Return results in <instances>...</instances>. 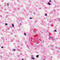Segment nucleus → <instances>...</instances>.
<instances>
[{"label":"nucleus","mask_w":60,"mask_h":60,"mask_svg":"<svg viewBox=\"0 0 60 60\" xmlns=\"http://www.w3.org/2000/svg\"><path fill=\"white\" fill-rule=\"evenodd\" d=\"M34 14H35V13H34Z\"/></svg>","instance_id":"obj_15"},{"label":"nucleus","mask_w":60,"mask_h":60,"mask_svg":"<svg viewBox=\"0 0 60 60\" xmlns=\"http://www.w3.org/2000/svg\"><path fill=\"white\" fill-rule=\"evenodd\" d=\"M15 49H13V51H15Z\"/></svg>","instance_id":"obj_2"},{"label":"nucleus","mask_w":60,"mask_h":60,"mask_svg":"<svg viewBox=\"0 0 60 60\" xmlns=\"http://www.w3.org/2000/svg\"><path fill=\"white\" fill-rule=\"evenodd\" d=\"M4 48V47H3V46L1 47V48Z\"/></svg>","instance_id":"obj_13"},{"label":"nucleus","mask_w":60,"mask_h":60,"mask_svg":"<svg viewBox=\"0 0 60 60\" xmlns=\"http://www.w3.org/2000/svg\"><path fill=\"white\" fill-rule=\"evenodd\" d=\"M55 47V48H56V49H57V47Z\"/></svg>","instance_id":"obj_14"},{"label":"nucleus","mask_w":60,"mask_h":60,"mask_svg":"<svg viewBox=\"0 0 60 60\" xmlns=\"http://www.w3.org/2000/svg\"><path fill=\"white\" fill-rule=\"evenodd\" d=\"M7 5H9V4H8Z\"/></svg>","instance_id":"obj_17"},{"label":"nucleus","mask_w":60,"mask_h":60,"mask_svg":"<svg viewBox=\"0 0 60 60\" xmlns=\"http://www.w3.org/2000/svg\"><path fill=\"white\" fill-rule=\"evenodd\" d=\"M31 56H32V57H33V55Z\"/></svg>","instance_id":"obj_19"},{"label":"nucleus","mask_w":60,"mask_h":60,"mask_svg":"<svg viewBox=\"0 0 60 60\" xmlns=\"http://www.w3.org/2000/svg\"><path fill=\"white\" fill-rule=\"evenodd\" d=\"M51 45H50V46H51Z\"/></svg>","instance_id":"obj_24"},{"label":"nucleus","mask_w":60,"mask_h":60,"mask_svg":"<svg viewBox=\"0 0 60 60\" xmlns=\"http://www.w3.org/2000/svg\"><path fill=\"white\" fill-rule=\"evenodd\" d=\"M54 31L55 32H57L56 30H55Z\"/></svg>","instance_id":"obj_6"},{"label":"nucleus","mask_w":60,"mask_h":60,"mask_svg":"<svg viewBox=\"0 0 60 60\" xmlns=\"http://www.w3.org/2000/svg\"><path fill=\"white\" fill-rule=\"evenodd\" d=\"M36 57H39V55H37V56H36Z\"/></svg>","instance_id":"obj_5"},{"label":"nucleus","mask_w":60,"mask_h":60,"mask_svg":"<svg viewBox=\"0 0 60 60\" xmlns=\"http://www.w3.org/2000/svg\"><path fill=\"white\" fill-rule=\"evenodd\" d=\"M26 33H24V35H26Z\"/></svg>","instance_id":"obj_9"},{"label":"nucleus","mask_w":60,"mask_h":60,"mask_svg":"<svg viewBox=\"0 0 60 60\" xmlns=\"http://www.w3.org/2000/svg\"><path fill=\"white\" fill-rule=\"evenodd\" d=\"M12 27H14V24H12Z\"/></svg>","instance_id":"obj_4"},{"label":"nucleus","mask_w":60,"mask_h":60,"mask_svg":"<svg viewBox=\"0 0 60 60\" xmlns=\"http://www.w3.org/2000/svg\"><path fill=\"white\" fill-rule=\"evenodd\" d=\"M48 4L49 5H50L51 4L49 2H48Z\"/></svg>","instance_id":"obj_1"},{"label":"nucleus","mask_w":60,"mask_h":60,"mask_svg":"<svg viewBox=\"0 0 60 60\" xmlns=\"http://www.w3.org/2000/svg\"><path fill=\"white\" fill-rule=\"evenodd\" d=\"M58 20H59V21H60V19H58Z\"/></svg>","instance_id":"obj_10"},{"label":"nucleus","mask_w":60,"mask_h":60,"mask_svg":"<svg viewBox=\"0 0 60 60\" xmlns=\"http://www.w3.org/2000/svg\"><path fill=\"white\" fill-rule=\"evenodd\" d=\"M45 15L46 16H47V14H45Z\"/></svg>","instance_id":"obj_8"},{"label":"nucleus","mask_w":60,"mask_h":60,"mask_svg":"<svg viewBox=\"0 0 60 60\" xmlns=\"http://www.w3.org/2000/svg\"><path fill=\"white\" fill-rule=\"evenodd\" d=\"M30 19H32V18L30 17Z\"/></svg>","instance_id":"obj_11"},{"label":"nucleus","mask_w":60,"mask_h":60,"mask_svg":"<svg viewBox=\"0 0 60 60\" xmlns=\"http://www.w3.org/2000/svg\"><path fill=\"white\" fill-rule=\"evenodd\" d=\"M50 37V38H52V37Z\"/></svg>","instance_id":"obj_16"},{"label":"nucleus","mask_w":60,"mask_h":60,"mask_svg":"<svg viewBox=\"0 0 60 60\" xmlns=\"http://www.w3.org/2000/svg\"><path fill=\"white\" fill-rule=\"evenodd\" d=\"M31 58H32V59H33V60H34V58L33 57H32Z\"/></svg>","instance_id":"obj_3"},{"label":"nucleus","mask_w":60,"mask_h":60,"mask_svg":"<svg viewBox=\"0 0 60 60\" xmlns=\"http://www.w3.org/2000/svg\"><path fill=\"white\" fill-rule=\"evenodd\" d=\"M43 60H45V59H43Z\"/></svg>","instance_id":"obj_21"},{"label":"nucleus","mask_w":60,"mask_h":60,"mask_svg":"<svg viewBox=\"0 0 60 60\" xmlns=\"http://www.w3.org/2000/svg\"><path fill=\"white\" fill-rule=\"evenodd\" d=\"M5 25H6V26H7V23H6L5 24Z\"/></svg>","instance_id":"obj_7"},{"label":"nucleus","mask_w":60,"mask_h":60,"mask_svg":"<svg viewBox=\"0 0 60 60\" xmlns=\"http://www.w3.org/2000/svg\"><path fill=\"white\" fill-rule=\"evenodd\" d=\"M59 34H60V32L59 33Z\"/></svg>","instance_id":"obj_22"},{"label":"nucleus","mask_w":60,"mask_h":60,"mask_svg":"<svg viewBox=\"0 0 60 60\" xmlns=\"http://www.w3.org/2000/svg\"><path fill=\"white\" fill-rule=\"evenodd\" d=\"M49 35H50V34H49Z\"/></svg>","instance_id":"obj_23"},{"label":"nucleus","mask_w":60,"mask_h":60,"mask_svg":"<svg viewBox=\"0 0 60 60\" xmlns=\"http://www.w3.org/2000/svg\"><path fill=\"white\" fill-rule=\"evenodd\" d=\"M22 60H24L23 59H22Z\"/></svg>","instance_id":"obj_20"},{"label":"nucleus","mask_w":60,"mask_h":60,"mask_svg":"<svg viewBox=\"0 0 60 60\" xmlns=\"http://www.w3.org/2000/svg\"><path fill=\"white\" fill-rule=\"evenodd\" d=\"M54 12H55V10H54Z\"/></svg>","instance_id":"obj_18"},{"label":"nucleus","mask_w":60,"mask_h":60,"mask_svg":"<svg viewBox=\"0 0 60 60\" xmlns=\"http://www.w3.org/2000/svg\"><path fill=\"white\" fill-rule=\"evenodd\" d=\"M49 2H51V0H49Z\"/></svg>","instance_id":"obj_12"}]
</instances>
